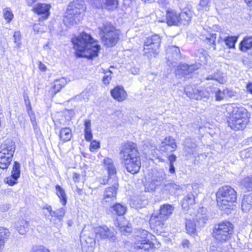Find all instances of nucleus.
<instances>
[{
	"mask_svg": "<svg viewBox=\"0 0 252 252\" xmlns=\"http://www.w3.org/2000/svg\"><path fill=\"white\" fill-rule=\"evenodd\" d=\"M96 236H114V229L106 225L96 226L94 228Z\"/></svg>",
	"mask_w": 252,
	"mask_h": 252,
	"instance_id": "obj_20",
	"label": "nucleus"
},
{
	"mask_svg": "<svg viewBox=\"0 0 252 252\" xmlns=\"http://www.w3.org/2000/svg\"><path fill=\"white\" fill-rule=\"evenodd\" d=\"M166 22L169 26L178 25L180 24L179 13L174 10L168 9L166 11Z\"/></svg>",
	"mask_w": 252,
	"mask_h": 252,
	"instance_id": "obj_17",
	"label": "nucleus"
},
{
	"mask_svg": "<svg viewBox=\"0 0 252 252\" xmlns=\"http://www.w3.org/2000/svg\"><path fill=\"white\" fill-rule=\"evenodd\" d=\"M252 48V36H246L240 44V49L242 51L246 52Z\"/></svg>",
	"mask_w": 252,
	"mask_h": 252,
	"instance_id": "obj_26",
	"label": "nucleus"
},
{
	"mask_svg": "<svg viewBox=\"0 0 252 252\" xmlns=\"http://www.w3.org/2000/svg\"><path fill=\"white\" fill-rule=\"evenodd\" d=\"M66 84V81L65 78H61L57 79L54 81V86L53 87V92L55 94L60 91V90L64 87Z\"/></svg>",
	"mask_w": 252,
	"mask_h": 252,
	"instance_id": "obj_34",
	"label": "nucleus"
},
{
	"mask_svg": "<svg viewBox=\"0 0 252 252\" xmlns=\"http://www.w3.org/2000/svg\"><path fill=\"white\" fill-rule=\"evenodd\" d=\"M166 55L167 62L172 64L180 59V50L179 47L175 46H169L166 49Z\"/></svg>",
	"mask_w": 252,
	"mask_h": 252,
	"instance_id": "obj_13",
	"label": "nucleus"
},
{
	"mask_svg": "<svg viewBox=\"0 0 252 252\" xmlns=\"http://www.w3.org/2000/svg\"><path fill=\"white\" fill-rule=\"evenodd\" d=\"M224 93L226 97L230 98L235 97L236 95V93L235 91L227 88L224 89Z\"/></svg>",
	"mask_w": 252,
	"mask_h": 252,
	"instance_id": "obj_55",
	"label": "nucleus"
},
{
	"mask_svg": "<svg viewBox=\"0 0 252 252\" xmlns=\"http://www.w3.org/2000/svg\"><path fill=\"white\" fill-rule=\"evenodd\" d=\"M180 68L184 71V74L191 73L195 69H196V65H183L182 66H180Z\"/></svg>",
	"mask_w": 252,
	"mask_h": 252,
	"instance_id": "obj_47",
	"label": "nucleus"
},
{
	"mask_svg": "<svg viewBox=\"0 0 252 252\" xmlns=\"http://www.w3.org/2000/svg\"><path fill=\"white\" fill-rule=\"evenodd\" d=\"M135 0H124V3L127 6H130L134 2Z\"/></svg>",
	"mask_w": 252,
	"mask_h": 252,
	"instance_id": "obj_63",
	"label": "nucleus"
},
{
	"mask_svg": "<svg viewBox=\"0 0 252 252\" xmlns=\"http://www.w3.org/2000/svg\"><path fill=\"white\" fill-rule=\"evenodd\" d=\"M110 93L113 98L119 102L124 101L127 97L126 92L121 86L115 87L111 91Z\"/></svg>",
	"mask_w": 252,
	"mask_h": 252,
	"instance_id": "obj_16",
	"label": "nucleus"
},
{
	"mask_svg": "<svg viewBox=\"0 0 252 252\" xmlns=\"http://www.w3.org/2000/svg\"><path fill=\"white\" fill-rule=\"evenodd\" d=\"M72 42L77 56L93 59L98 56L100 46L90 34L83 32L72 38Z\"/></svg>",
	"mask_w": 252,
	"mask_h": 252,
	"instance_id": "obj_1",
	"label": "nucleus"
},
{
	"mask_svg": "<svg viewBox=\"0 0 252 252\" xmlns=\"http://www.w3.org/2000/svg\"><path fill=\"white\" fill-rule=\"evenodd\" d=\"M161 39L157 34L153 35L147 38L144 46V53L148 58L156 57L158 53Z\"/></svg>",
	"mask_w": 252,
	"mask_h": 252,
	"instance_id": "obj_8",
	"label": "nucleus"
},
{
	"mask_svg": "<svg viewBox=\"0 0 252 252\" xmlns=\"http://www.w3.org/2000/svg\"><path fill=\"white\" fill-rule=\"evenodd\" d=\"M15 150V143L11 140L7 139L2 144L0 151V168L5 169L8 168L12 161Z\"/></svg>",
	"mask_w": 252,
	"mask_h": 252,
	"instance_id": "obj_7",
	"label": "nucleus"
},
{
	"mask_svg": "<svg viewBox=\"0 0 252 252\" xmlns=\"http://www.w3.org/2000/svg\"><path fill=\"white\" fill-rule=\"evenodd\" d=\"M20 164L17 161H15L11 171V175L13 177L19 178L20 176Z\"/></svg>",
	"mask_w": 252,
	"mask_h": 252,
	"instance_id": "obj_43",
	"label": "nucleus"
},
{
	"mask_svg": "<svg viewBox=\"0 0 252 252\" xmlns=\"http://www.w3.org/2000/svg\"><path fill=\"white\" fill-rule=\"evenodd\" d=\"M238 38V36H228L224 38L223 41L228 48H235V43L237 41Z\"/></svg>",
	"mask_w": 252,
	"mask_h": 252,
	"instance_id": "obj_38",
	"label": "nucleus"
},
{
	"mask_svg": "<svg viewBox=\"0 0 252 252\" xmlns=\"http://www.w3.org/2000/svg\"><path fill=\"white\" fill-rule=\"evenodd\" d=\"M197 146L195 140L187 138L184 142V150L187 155H191L197 151Z\"/></svg>",
	"mask_w": 252,
	"mask_h": 252,
	"instance_id": "obj_18",
	"label": "nucleus"
},
{
	"mask_svg": "<svg viewBox=\"0 0 252 252\" xmlns=\"http://www.w3.org/2000/svg\"><path fill=\"white\" fill-rule=\"evenodd\" d=\"M100 147V144L95 140L93 141L90 145V149L91 151L98 149Z\"/></svg>",
	"mask_w": 252,
	"mask_h": 252,
	"instance_id": "obj_56",
	"label": "nucleus"
},
{
	"mask_svg": "<svg viewBox=\"0 0 252 252\" xmlns=\"http://www.w3.org/2000/svg\"><path fill=\"white\" fill-rule=\"evenodd\" d=\"M196 56L198 57L197 60L199 62V63L200 64H206L207 63L208 57L206 52H198Z\"/></svg>",
	"mask_w": 252,
	"mask_h": 252,
	"instance_id": "obj_45",
	"label": "nucleus"
},
{
	"mask_svg": "<svg viewBox=\"0 0 252 252\" xmlns=\"http://www.w3.org/2000/svg\"><path fill=\"white\" fill-rule=\"evenodd\" d=\"M65 212V209L64 208H61L56 211H54L51 215V220H57L60 222H61L63 220Z\"/></svg>",
	"mask_w": 252,
	"mask_h": 252,
	"instance_id": "obj_30",
	"label": "nucleus"
},
{
	"mask_svg": "<svg viewBox=\"0 0 252 252\" xmlns=\"http://www.w3.org/2000/svg\"><path fill=\"white\" fill-rule=\"evenodd\" d=\"M110 209L112 213L118 216H123L126 212V207L120 203H117L113 205Z\"/></svg>",
	"mask_w": 252,
	"mask_h": 252,
	"instance_id": "obj_28",
	"label": "nucleus"
},
{
	"mask_svg": "<svg viewBox=\"0 0 252 252\" xmlns=\"http://www.w3.org/2000/svg\"><path fill=\"white\" fill-rule=\"evenodd\" d=\"M212 94H214L215 99L217 101H221L226 96L224 93V89L221 91L220 89L217 87H212Z\"/></svg>",
	"mask_w": 252,
	"mask_h": 252,
	"instance_id": "obj_40",
	"label": "nucleus"
},
{
	"mask_svg": "<svg viewBox=\"0 0 252 252\" xmlns=\"http://www.w3.org/2000/svg\"><path fill=\"white\" fill-rule=\"evenodd\" d=\"M84 10L82 5L76 2L70 4L67 7L63 22L67 27H70L79 22L82 19V12Z\"/></svg>",
	"mask_w": 252,
	"mask_h": 252,
	"instance_id": "obj_6",
	"label": "nucleus"
},
{
	"mask_svg": "<svg viewBox=\"0 0 252 252\" xmlns=\"http://www.w3.org/2000/svg\"><path fill=\"white\" fill-rule=\"evenodd\" d=\"M13 38L14 39V42L16 44V47L17 48H20L21 42V33L19 32H15L13 34Z\"/></svg>",
	"mask_w": 252,
	"mask_h": 252,
	"instance_id": "obj_48",
	"label": "nucleus"
},
{
	"mask_svg": "<svg viewBox=\"0 0 252 252\" xmlns=\"http://www.w3.org/2000/svg\"><path fill=\"white\" fill-rule=\"evenodd\" d=\"M117 183L109 188H106L103 195L102 203H110L114 201L116 199V195L117 193Z\"/></svg>",
	"mask_w": 252,
	"mask_h": 252,
	"instance_id": "obj_11",
	"label": "nucleus"
},
{
	"mask_svg": "<svg viewBox=\"0 0 252 252\" xmlns=\"http://www.w3.org/2000/svg\"><path fill=\"white\" fill-rule=\"evenodd\" d=\"M180 24L184 25L189 24L191 18V13L190 11H184L179 13Z\"/></svg>",
	"mask_w": 252,
	"mask_h": 252,
	"instance_id": "obj_36",
	"label": "nucleus"
},
{
	"mask_svg": "<svg viewBox=\"0 0 252 252\" xmlns=\"http://www.w3.org/2000/svg\"><path fill=\"white\" fill-rule=\"evenodd\" d=\"M195 220L198 222V224L201 226L204 225L208 220L205 215H202L199 212L195 217Z\"/></svg>",
	"mask_w": 252,
	"mask_h": 252,
	"instance_id": "obj_44",
	"label": "nucleus"
},
{
	"mask_svg": "<svg viewBox=\"0 0 252 252\" xmlns=\"http://www.w3.org/2000/svg\"><path fill=\"white\" fill-rule=\"evenodd\" d=\"M80 241L82 248L92 247L95 244L94 237H80Z\"/></svg>",
	"mask_w": 252,
	"mask_h": 252,
	"instance_id": "obj_37",
	"label": "nucleus"
},
{
	"mask_svg": "<svg viewBox=\"0 0 252 252\" xmlns=\"http://www.w3.org/2000/svg\"><path fill=\"white\" fill-rule=\"evenodd\" d=\"M233 233V225L228 221L222 222L216 224L214 226L212 235L213 236L221 235L222 236H228Z\"/></svg>",
	"mask_w": 252,
	"mask_h": 252,
	"instance_id": "obj_9",
	"label": "nucleus"
},
{
	"mask_svg": "<svg viewBox=\"0 0 252 252\" xmlns=\"http://www.w3.org/2000/svg\"><path fill=\"white\" fill-rule=\"evenodd\" d=\"M141 240L134 243L133 247L135 249H143L145 251H150L155 247V244L146 240V237H140Z\"/></svg>",
	"mask_w": 252,
	"mask_h": 252,
	"instance_id": "obj_15",
	"label": "nucleus"
},
{
	"mask_svg": "<svg viewBox=\"0 0 252 252\" xmlns=\"http://www.w3.org/2000/svg\"><path fill=\"white\" fill-rule=\"evenodd\" d=\"M56 194L60 199V201L63 205H65L67 202V196L65 190L60 185L56 186Z\"/></svg>",
	"mask_w": 252,
	"mask_h": 252,
	"instance_id": "obj_29",
	"label": "nucleus"
},
{
	"mask_svg": "<svg viewBox=\"0 0 252 252\" xmlns=\"http://www.w3.org/2000/svg\"><path fill=\"white\" fill-rule=\"evenodd\" d=\"M230 127L235 130L245 128L249 122L248 112L243 107H234L227 121Z\"/></svg>",
	"mask_w": 252,
	"mask_h": 252,
	"instance_id": "obj_4",
	"label": "nucleus"
},
{
	"mask_svg": "<svg viewBox=\"0 0 252 252\" xmlns=\"http://www.w3.org/2000/svg\"><path fill=\"white\" fill-rule=\"evenodd\" d=\"M59 136L60 140L63 142H66L69 141L72 136L71 130L69 127H63L60 129Z\"/></svg>",
	"mask_w": 252,
	"mask_h": 252,
	"instance_id": "obj_23",
	"label": "nucleus"
},
{
	"mask_svg": "<svg viewBox=\"0 0 252 252\" xmlns=\"http://www.w3.org/2000/svg\"><path fill=\"white\" fill-rule=\"evenodd\" d=\"M166 220L163 219L158 214H153L149 220L150 227L157 235H161L162 228L164 225V221Z\"/></svg>",
	"mask_w": 252,
	"mask_h": 252,
	"instance_id": "obj_10",
	"label": "nucleus"
},
{
	"mask_svg": "<svg viewBox=\"0 0 252 252\" xmlns=\"http://www.w3.org/2000/svg\"><path fill=\"white\" fill-rule=\"evenodd\" d=\"M196 223L195 220L193 219H187L186 222V227L187 232L189 235H193L196 234Z\"/></svg>",
	"mask_w": 252,
	"mask_h": 252,
	"instance_id": "obj_27",
	"label": "nucleus"
},
{
	"mask_svg": "<svg viewBox=\"0 0 252 252\" xmlns=\"http://www.w3.org/2000/svg\"><path fill=\"white\" fill-rule=\"evenodd\" d=\"M85 138L86 141H90L93 138V134L92 131H84Z\"/></svg>",
	"mask_w": 252,
	"mask_h": 252,
	"instance_id": "obj_60",
	"label": "nucleus"
},
{
	"mask_svg": "<svg viewBox=\"0 0 252 252\" xmlns=\"http://www.w3.org/2000/svg\"><path fill=\"white\" fill-rule=\"evenodd\" d=\"M207 80H214L220 83V84H223L225 80L223 76L222 73L220 72H217L214 74L209 75L207 78Z\"/></svg>",
	"mask_w": 252,
	"mask_h": 252,
	"instance_id": "obj_41",
	"label": "nucleus"
},
{
	"mask_svg": "<svg viewBox=\"0 0 252 252\" xmlns=\"http://www.w3.org/2000/svg\"><path fill=\"white\" fill-rule=\"evenodd\" d=\"M167 187L169 191H170L172 193H174L176 190L180 189L181 188L179 185L175 183H171L168 185Z\"/></svg>",
	"mask_w": 252,
	"mask_h": 252,
	"instance_id": "obj_54",
	"label": "nucleus"
},
{
	"mask_svg": "<svg viewBox=\"0 0 252 252\" xmlns=\"http://www.w3.org/2000/svg\"><path fill=\"white\" fill-rule=\"evenodd\" d=\"M10 235L8 229L3 227H0V236H8Z\"/></svg>",
	"mask_w": 252,
	"mask_h": 252,
	"instance_id": "obj_57",
	"label": "nucleus"
},
{
	"mask_svg": "<svg viewBox=\"0 0 252 252\" xmlns=\"http://www.w3.org/2000/svg\"><path fill=\"white\" fill-rule=\"evenodd\" d=\"M242 210L245 212H249L252 208V193L244 195L242 201Z\"/></svg>",
	"mask_w": 252,
	"mask_h": 252,
	"instance_id": "obj_22",
	"label": "nucleus"
},
{
	"mask_svg": "<svg viewBox=\"0 0 252 252\" xmlns=\"http://www.w3.org/2000/svg\"><path fill=\"white\" fill-rule=\"evenodd\" d=\"M100 36L103 44L107 47L115 45L119 40V31L109 22H104L99 27Z\"/></svg>",
	"mask_w": 252,
	"mask_h": 252,
	"instance_id": "obj_5",
	"label": "nucleus"
},
{
	"mask_svg": "<svg viewBox=\"0 0 252 252\" xmlns=\"http://www.w3.org/2000/svg\"><path fill=\"white\" fill-rule=\"evenodd\" d=\"M115 225L119 228V230L121 232L122 235H128L131 232L132 229L130 226L127 225L122 224L118 220L115 222Z\"/></svg>",
	"mask_w": 252,
	"mask_h": 252,
	"instance_id": "obj_39",
	"label": "nucleus"
},
{
	"mask_svg": "<svg viewBox=\"0 0 252 252\" xmlns=\"http://www.w3.org/2000/svg\"><path fill=\"white\" fill-rule=\"evenodd\" d=\"M93 4L97 8L113 10L118 5L117 0H93Z\"/></svg>",
	"mask_w": 252,
	"mask_h": 252,
	"instance_id": "obj_14",
	"label": "nucleus"
},
{
	"mask_svg": "<svg viewBox=\"0 0 252 252\" xmlns=\"http://www.w3.org/2000/svg\"><path fill=\"white\" fill-rule=\"evenodd\" d=\"M195 203V197L194 195L190 193L187 194L182 201L181 205L183 209L188 210L189 209L190 205H192Z\"/></svg>",
	"mask_w": 252,
	"mask_h": 252,
	"instance_id": "obj_25",
	"label": "nucleus"
},
{
	"mask_svg": "<svg viewBox=\"0 0 252 252\" xmlns=\"http://www.w3.org/2000/svg\"><path fill=\"white\" fill-rule=\"evenodd\" d=\"M198 92L197 95L199 98H196V100H201L203 98H207L212 94V87L207 88L206 89H198Z\"/></svg>",
	"mask_w": 252,
	"mask_h": 252,
	"instance_id": "obj_32",
	"label": "nucleus"
},
{
	"mask_svg": "<svg viewBox=\"0 0 252 252\" xmlns=\"http://www.w3.org/2000/svg\"><path fill=\"white\" fill-rule=\"evenodd\" d=\"M38 67H39V69L40 70H41L42 71H46V70L47 69L45 65L44 64H43V63H42L41 62H39Z\"/></svg>",
	"mask_w": 252,
	"mask_h": 252,
	"instance_id": "obj_62",
	"label": "nucleus"
},
{
	"mask_svg": "<svg viewBox=\"0 0 252 252\" xmlns=\"http://www.w3.org/2000/svg\"><path fill=\"white\" fill-rule=\"evenodd\" d=\"M103 164L105 168L108 171L109 177L110 178L111 177L115 178L117 171L113 160L110 158H105L103 159Z\"/></svg>",
	"mask_w": 252,
	"mask_h": 252,
	"instance_id": "obj_21",
	"label": "nucleus"
},
{
	"mask_svg": "<svg viewBox=\"0 0 252 252\" xmlns=\"http://www.w3.org/2000/svg\"><path fill=\"white\" fill-rule=\"evenodd\" d=\"M157 2L162 7L166 6L169 3L167 0H158Z\"/></svg>",
	"mask_w": 252,
	"mask_h": 252,
	"instance_id": "obj_61",
	"label": "nucleus"
},
{
	"mask_svg": "<svg viewBox=\"0 0 252 252\" xmlns=\"http://www.w3.org/2000/svg\"><path fill=\"white\" fill-rule=\"evenodd\" d=\"M27 111L29 117H30L32 123L34 126L35 123V117L33 112L32 111L30 101L28 100V107L27 108Z\"/></svg>",
	"mask_w": 252,
	"mask_h": 252,
	"instance_id": "obj_46",
	"label": "nucleus"
},
{
	"mask_svg": "<svg viewBox=\"0 0 252 252\" xmlns=\"http://www.w3.org/2000/svg\"><path fill=\"white\" fill-rule=\"evenodd\" d=\"M32 252H50L49 250L42 245L34 246L32 247Z\"/></svg>",
	"mask_w": 252,
	"mask_h": 252,
	"instance_id": "obj_51",
	"label": "nucleus"
},
{
	"mask_svg": "<svg viewBox=\"0 0 252 252\" xmlns=\"http://www.w3.org/2000/svg\"><path fill=\"white\" fill-rule=\"evenodd\" d=\"M184 91L189 97L195 99L196 98H199L196 94L198 92L197 88H193L191 86H187L185 87Z\"/></svg>",
	"mask_w": 252,
	"mask_h": 252,
	"instance_id": "obj_31",
	"label": "nucleus"
},
{
	"mask_svg": "<svg viewBox=\"0 0 252 252\" xmlns=\"http://www.w3.org/2000/svg\"><path fill=\"white\" fill-rule=\"evenodd\" d=\"M120 156L128 172L134 174L139 172L141 161L135 144L132 142L126 143L121 150Z\"/></svg>",
	"mask_w": 252,
	"mask_h": 252,
	"instance_id": "obj_2",
	"label": "nucleus"
},
{
	"mask_svg": "<svg viewBox=\"0 0 252 252\" xmlns=\"http://www.w3.org/2000/svg\"><path fill=\"white\" fill-rule=\"evenodd\" d=\"M3 15L7 23H10L14 17L13 12L9 7H6L3 10Z\"/></svg>",
	"mask_w": 252,
	"mask_h": 252,
	"instance_id": "obj_42",
	"label": "nucleus"
},
{
	"mask_svg": "<svg viewBox=\"0 0 252 252\" xmlns=\"http://www.w3.org/2000/svg\"><path fill=\"white\" fill-rule=\"evenodd\" d=\"M112 72L110 70L105 73V75L103 77V82L105 84H109L111 80Z\"/></svg>",
	"mask_w": 252,
	"mask_h": 252,
	"instance_id": "obj_53",
	"label": "nucleus"
},
{
	"mask_svg": "<svg viewBox=\"0 0 252 252\" xmlns=\"http://www.w3.org/2000/svg\"><path fill=\"white\" fill-rule=\"evenodd\" d=\"M50 8L51 6L49 4L38 3L35 6L33 7V11L38 15H42L43 19L45 20L47 19L49 15Z\"/></svg>",
	"mask_w": 252,
	"mask_h": 252,
	"instance_id": "obj_19",
	"label": "nucleus"
},
{
	"mask_svg": "<svg viewBox=\"0 0 252 252\" xmlns=\"http://www.w3.org/2000/svg\"><path fill=\"white\" fill-rule=\"evenodd\" d=\"M216 198L220 209L229 213V211L227 210H233L235 207L234 203L237 199L236 191L230 186H223L217 192Z\"/></svg>",
	"mask_w": 252,
	"mask_h": 252,
	"instance_id": "obj_3",
	"label": "nucleus"
},
{
	"mask_svg": "<svg viewBox=\"0 0 252 252\" xmlns=\"http://www.w3.org/2000/svg\"><path fill=\"white\" fill-rule=\"evenodd\" d=\"M244 185L248 191H252V177L245 178L244 180Z\"/></svg>",
	"mask_w": 252,
	"mask_h": 252,
	"instance_id": "obj_49",
	"label": "nucleus"
},
{
	"mask_svg": "<svg viewBox=\"0 0 252 252\" xmlns=\"http://www.w3.org/2000/svg\"><path fill=\"white\" fill-rule=\"evenodd\" d=\"M33 31L34 32L36 33H37L39 32L40 31V25H38V24H35L33 25Z\"/></svg>",
	"mask_w": 252,
	"mask_h": 252,
	"instance_id": "obj_64",
	"label": "nucleus"
},
{
	"mask_svg": "<svg viewBox=\"0 0 252 252\" xmlns=\"http://www.w3.org/2000/svg\"><path fill=\"white\" fill-rule=\"evenodd\" d=\"M85 129L84 131H92L91 123L90 120H85L84 122Z\"/></svg>",
	"mask_w": 252,
	"mask_h": 252,
	"instance_id": "obj_59",
	"label": "nucleus"
},
{
	"mask_svg": "<svg viewBox=\"0 0 252 252\" xmlns=\"http://www.w3.org/2000/svg\"><path fill=\"white\" fill-rule=\"evenodd\" d=\"M19 178H16V177H13V176L11 175L10 177H8L4 179V181L6 184H8L10 186H12L18 183L17 180Z\"/></svg>",
	"mask_w": 252,
	"mask_h": 252,
	"instance_id": "obj_50",
	"label": "nucleus"
},
{
	"mask_svg": "<svg viewBox=\"0 0 252 252\" xmlns=\"http://www.w3.org/2000/svg\"><path fill=\"white\" fill-rule=\"evenodd\" d=\"M177 148L175 139L171 136L166 137L161 143L159 149L162 152L170 153L174 151Z\"/></svg>",
	"mask_w": 252,
	"mask_h": 252,
	"instance_id": "obj_12",
	"label": "nucleus"
},
{
	"mask_svg": "<svg viewBox=\"0 0 252 252\" xmlns=\"http://www.w3.org/2000/svg\"><path fill=\"white\" fill-rule=\"evenodd\" d=\"M173 210L174 207L171 205L164 204L160 206V213L158 215L166 220L172 214Z\"/></svg>",
	"mask_w": 252,
	"mask_h": 252,
	"instance_id": "obj_24",
	"label": "nucleus"
},
{
	"mask_svg": "<svg viewBox=\"0 0 252 252\" xmlns=\"http://www.w3.org/2000/svg\"><path fill=\"white\" fill-rule=\"evenodd\" d=\"M217 38L216 33H210L206 35L205 41L206 44L211 46L214 50L217 49L216 40Z\"/></svg>",
	"mask_w": 252,
	"mask_h": 252,
	"instance_id": "obj_35",
	"label": "nucleus"
},
{
	"mask_svg": "<svg viewBox=\"0 0 252 252\" xmlns=\"http://www.w3.org/2000/svg\"><path fill=\"white\" fill-rule=\"evenodd\" d=\"M72 178L73 181L75 183H79L81 181V180H83V179L81 177L80 174L77 173H73Z\"/></svg>",
	"mask_w": 252,
	"mask_h": 252,
	"instance_id": "obj_58",
	"label": "nucleus"
},
{
	"mask_svg": "<svg viewBox=\"0 0 252 252\" xmlns=\"http://www.w3.org/2000/svg\"><path fill=\"white\" fill-rule=\"evenodd\" d=\"M29 222L23 219L20 220L17 223V229L21 235H25L27 231Z\"/></svg>",
	"mask_w": 252,
	"mask_h": 252,
	"instance_id": "obj_33",
	"label": "nucleus"
},
{
	"mask_svg": "<svg viewBox=\"0 0 252 252\" xmlns=\"http://www.w3.org/2000/svg\"><path fill=\"white\" fill-rule=\"evenodd\" d=\"M156 185L152 182H147L145 185V191L148 192L153 191L156 189Z\"/></svg>",
	"mask_w": 252,
	"mask_h": 252,
	"instance_id": "obj_52",
	"label": "nucleus"
}]
</instances>
